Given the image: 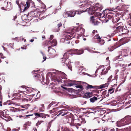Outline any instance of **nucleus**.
I'll return each mask as SVG.
<instances>
[{"label": "nucleus", "instance_id": "a211bd4d", "mask_svg": "<svg viewBox=\"0 0 131 131\" xmlns=\"http://www.w3.org/2000/svg\"><path fill=\"white\" fill-rule=\"evenodd\" d=\"M63 66L65 65V64H66L67 65V66L68 67L69 69H70L71 71H72V66L71 64V62H70L69 60V61H67V62H64L63 63Z\"/></svg>", "mask_w": 131, "mask_h": 131}, {"label": "nucleus", "instance_id": "58836bf2", "mask_svg": "<svg viewBox=\"0 0 131 131\" xmlns=\"http://www.w3.org/2000/svg\"><path fill=\"white\" fill-rule=\"evenodd\" d=\"M40 53L42 54L43 57V60L42 61V62H44L46 59V57L45 56L44 54L43 53V52L41 51H40Z\"/></svg>", "mask_w": 131, "mask_h": 131}, {"label": "nucleus", "instance_id": "680f3d73", "mask_svg": "<svg viewBox=\"0 0 131 131\" xmlns=\"http://www.w3.org/2000/svg\"><path fill=\"white\" fill-rule=\"evenodd\" d=\"M60 103L58 102L57 104H56L55 105H54V106H57L58 105V104Z\"/></svg>", "mask_w": 131, "mask_h": 131}, {"label": "nucleus", "instance_id": "5701e85b", "mask_svg": "<svg viewBox=\"0 0 131 131\" xmlns=\"http://www.w3.org/2000/svg\"><path fill=\"white\" fill-rule=\"evenodd\" d=\"M94 16H92L91 17V21L92 23L94 24V25H96L97 24L98 22L96 20L94 19Z\"/></svg>", "mask_w": 131, "mask_h": 131}, {"label": "nucleus", "instance_id": "bb28decb", "mask_svg": "<svg viewBox=\"0 0 131 131\" xmlns=\"http://www.w3.org/2000/svg\"><path fill=\"white\" fill-rule=\"evenodd\" d=\"M34 16L37 17L40 16V13L39 11L36 10H34Z\"/></svg>", "mask_w": 131, "mask_h": 131}, {"label": "nucleus", "instance_id": "37998d69", "mask_svg": "<svg viewBox=\"0 0 131 131\" xmlns=\"http://www.w3.org/2000/svg\"><path fill=\"white\" fill-rule=\"evenodd\" d=\"M107 18L108 19H111L112 18V16L111 15H107Z\"/></svg>", "mask_w": 131, "mask_h": 131}, {"label": "nucleus", "instance_id": "0e129e2a", "mask_svg": "<svg viewBox=\"0 0 131 131\" xmlns=\"http://www.w3.org/2000/svg\"><path fill=\"white\" fill-rule=\"evenodd\" d=\"M108 19H107L106 18V19H105V23H107L108 22Z\"/></svg>", "mask_w": 131, "mask_h": 131}, {"label": "nucleus", "instance_id": "5fc2aeb1", "mask_svg": "<svg viewBox=\"0 0 131 131\" xmlns=\"http://www.w3.org/2000/svg\"><path fill=\"white\" fill-rule=\"evenodd\" d=\"M31 96H30V97L28 99H27V101H31V99H32V98L31 97Z\"/></svg>", "mask_w": 131, "mask_h": 131}, {"label": "nucleus", "instance_id": "6ab92c4d", "mask_svg": "<svg viewBox=\"0 0 131 131\" xmlns=\"http://www.w3.org/2000/svg\"><path fill=\"white\" fill-rule=\"evenodd\" d=\"M48 43H51V45H52L51 46H52V47H53L56 46L57 45V41L56 39H53L52 41H49L48 42Z\"/></svg>", "mask_w": 131, "mask_h": 131}, {"label": "nucleus", "instance_id": "9d476101", "mask_svg": "<svg viewBox=\"0 0 131 131\" xmlns=\"http://www.w3.org/2000/svg\"><path fill=\"white\" fill-rule=\"evenodd\" d=\"M27 92L31 94L30 95H31V96L32 97L35 96V94L34 93H36L38 92V90H37L32 88L27 89Z\"/></svg>", "mask_w": 131, "mask_h": 131}, {"label": "nucleus", "instance_id": "864d4df0", "mask_svg": "<svg viewBox=\"0 0 131 131\" xmlns=\"http://www.w3.org/2000/svg\"><path fill=\"white\" fill-rule=\"evenodd\" d=\"M3 104L4 105H9V103H8V102H5L3 103Z\"/></svg>", "mask_w": 131, "mask_h": 131}, {"label": "nucleus", "instance_id": "a18cd8bd", "mask_svg": "<svg viewBox=\"0 0 131 131\" xmlns=\"http://www.w3.org/2000/svg\"><path fill=\"white\" fill-rule=\"evenodd\" d=\"M73 125L74 126H80L81 125V124L79 123H73Z\"/></svg>", "mask_w": 131, "mask_h": 131}, {"label": "nucleus", "instance_id": "2f4dec72", "mask_svg": "<svg viewBox=\"0 0 131 131\" xmlns=\"http://www.w3.org/2000/svg\"><path fill=\"white\" fill-rule=\"evenodd\" d=\"M68 12H64L63 14V17L64 18H67L69 17Z\"/></svg>", "mask_w": 131, "mask_h": 131}, {"label": "nucleus", "instance_id": "c756f323", "mask_svg": "<svg viewBox=\"0 0 131 131\" xmlns=\"http://www.w3.org/2000/svg\"><path fill=\"white\" fill-rule=\"evenodd\" d=\"M97 100V98L95 96H94L90 99V102L92 103L94 102L95 101Z\"/></svg>", "mask_w": 131, "mask_h": 131}, {"label": "nucleus", "instance_id": "f257e3e1", "mask_svg": "<svg viewBox=\"0 0 131 131\" xmlns=\"http://www.w3.org/2000/svg\"><path fill=\"white\" fill-rule=\"evenodd\" d=\"M80 4H81L80 5L82 6V7H85V9L87 7H89V9L88 10V13L89 14L91 15L94 14V15L97 17L99 15V13L96 12L97 14V15H96V13L95 12L96 10L100 11L103 8L102 6L100 5L99 3L96 4L93 7L91 8L93 3L90 0H83L82 2H80Z\"/></svg>", "mask_w": 131, "mask_h": 131}, {"label": "nucleus", "instance_id": "9b49d317", "mask_svg": "<svg viewBox=\"0 0 131 131\" xmlns=\"http://www.w3.org/2000/svg\"><path fill=\"white\" fill-rule=\"evenodd\" d=\"M68 113H69V112L68 111H67L66 110L64 109L62 110L58 111L57 112V116H59L60 115H61V116H63L66 115L68 114Z\"/></svg>", "mask_w": 131, "mask_h": 131}, {"label": "nucleus", "instance_id": "20e7f679", "mask_svg": "<svg viewBox=\"0 0 131 131\" xmlns=\"http://www.w3.org/2000/svg\"><path fill=\"white\" fill-rule=\"evenodd\" d=\"M16 3L20 9H21V7H22L23 8V6L24 7V9L22 11L23 12H24L30 6L29 2L28 1L26 2V4H24L23 2H21L20 1H16Z\"/></svg>", "mask_w": 131, "mask_h": 131}, {"label": "nucleus", "instance_id": "052dcab7", "mask_svg": "<svg viewBox=\"0 0 131 131\" xmlns=\"http://www.w3.org/2000/svg\"><path fill=\"white\" fill-rule=\"evenodd\" d=\"M121 57V56H117L116 58H117V59H119V58H121V57Z\"/></svg>", "mask_w": 131, "mask_h": 131}, {"label": "nucleus", "instance_id": "49530a36", "mask_svg": "<svg viewBox=\"0 0 131 131\" xmlns=\"http://www.w3.org/2000/svg\"><path fill=\"white\" fill-rule=\"evenodd\" d=\"M53 38V35H50V38H49L50 39L49 41H51V40Z\"/></svg>", "mask_w": 131, "mask_h": 131}, {"label": "nucleus", "instance_id": "c03bdc74", "mask_svg": "<svg viewBox=\"0 0 131 131\" xmlns=\"http://www.w3.org/2000/svg\"><path fill=\"white\" fill-rule=\"evenodd\" d=\"M115 48H116L114 47V46H112L111 48L109 49V50L110 51H112Z\"/></svg>", "mask_w": 131, "mask_h": 131}, {"label": "nucleus", "instance_id": "1a4fd4ad", "mask_svg": "<svg viewBox=\"0 0 131 131\" xmlns=\"http://www.w3.org/2000/svg\"><path fill=\"white\" fill-rule=\"evenodd\" d=\"M53 47L52 46H50L48 47V51L49 53V54L51 56H54L56 52V50L53 49L52 48Z\"/></svg>", "mask_w": 131, "mask_h": 131}, {"label": "nucleus", "instance_id": "2eb2a0df", "mask_svg": "<svg viewBox=\"0 0 131 131\" xmlns=\"http://www.w3.org/2000/svg\"><path fill=\"white\" fill-rule=\"evenodd\" d=\"M117 27L115 28L117 29L118 30H119L120 29H121L123 27H126L123 24L122 22H120L117 24Z\"/></svg>", "mask_w": 131, "mask_h": 131}, {"label": "nucleus", "instance_id": "de8ad7c7", "mask_svg": "<svg viewBox=\"0 0 131 131\" xmlns=\"http://www.w3.org/2000/svg\"><path fill=\"white\" fill-rule=\"evenodd\" d=\"M62 25V24L61 23V22H60L59 23L58 25L57 26L58 27H59L61 26Z\"/></svg>", "mask_w": 131, "mask_h": 131}, {"label": "nucleus", "instance_id": "dca6fc26", "mask_svg": "<svg viewBox=\"0 0 131 131\" xmlns=\"http://www.w3.org/2000/svg\"><path fill=\"white\" fill-rule=\"evenodd\" d=\"M105 67H106L104 69L102 70V72H101L102 75L105 74L108 71L110 70V66L107 67L106 66H105Z\"/></svg>", "mask_w": 131, "mask_h": 131}, {"label": "nucleus", "instance_id": "e433bc0d", "mask_svg": "<svg viewBox=\"0 0 131 131\" xmlns=\"http://www.w3.org/2000/svg\"><path fill=\"white\" fill-rule=\"evenodd\" d=\"M84 50H86L90 52H91L92 51V50L89 47H85L84 48Z\"/></svg>", "mask_w": 131, "mask_h": 131}, {"label": "nucleus", "instance_id": "c85d7f7f", "mask_svg": "<svg viewBox=\"0 0 131 131\" xmlns=\"http://www.w3.org/2000/svg\"><path fill=\"white\" fill-rule=\"evenodd\" d=\"M34 11H31L30 13L28 12V15L25 14L24 16H29V17H31L32 15H34Z\"/></svg>", "mask_w": 131, "mask_h": 131}, {"label": "nucleus", "instance_id": "72a5a7b5", "mask_svg": "<svg viewBox=\"0 0 131 131\" xmlns=\"http://www.w3.org/2000/svg\"><path fill=\"white\" fill-rule=\"evenodd\" d=\"M35 94H36V97H34V98H35V99H38V98H39L40 96V92L39 91H38L36 93H34Z\"/></svg>", "mask_w": 131, "mask_h": 131}, {"label": "nucleus", "instance_id": "338daca9", "mask_svg": "<svg viewBox=\"0 0 131 131\" xmlns=\"http://www.w3.org/2000/svg\"><path fill=\"white\" fill-rule=\"evenodd\" d=\"M93 131H100V130H99L97 129H94V130Z\"/></svg>", "mask_w": 131, "mask_h": 131}, {"label": "nucleus", "instance_id": "603ef678", "mask_svg": "<svg viewBox=\"0 0 131 131\" xmlns=\"http://www.w3.org/2000/svg\"><path fill=\"white\" fill-rule=\"evenodd\" d=\"M4 112L2 111H0V116H1V115H2L4 114Z\"/></svg>", "mask_w": 131, "mask_h": 131}, {"label": "nucleus", "instance_id": "6e6552de", "mask_svg": "<svg viewBox=\"0 0 131 131\" xmlns=\"http://www.w3.org/2000/svg\"><path fill=\"white\" fill-rule=\"evenodd\" d=\"M80 2H81L80 1L79 2V7L81 8H82L83 9H84L82 10H76L75 11V12H76V13L78 15H80L83 12H86L87 10L88 11V10L89 9V7H87V8H85V7H82V6H80V5H81L80 4Z\"/></svg>", "mask_w": 131, "mask_h": 131}, {"label": "nucleus", "instance_id": "f03ea898", "mask_svg": "<svg viewBox=\"0 0 131 131\" xmlns=\"http://www.w3.org/2000/svg\"><path fill=\"white\" fill-rule=\"evenodd\" d=\"M56 81H57L59 83H67L66 81H68L69 83H68V85L69 86H71L74 85H76L75 87L79 89L78 90L79 91H81L83 89V86H82V84L83 83V82L80 81H76L75 80H68L66 81V80H63L62 79H61L59 77H57L56 80Z\"/></svg>", "mask_w": 131, "mask_h": 131}, {"label": "nucleus", "instance_id": "f704fd0d", "mask_svg": "<svg viewBox=\"0 0 131 131\" xmlns=\"http://www.w3.org/2000/svg\"><path fill=\"white\" fill-rule=\"evenodd\" d=\"M7 4L8 5L7 6V9H11V3L10 2L8 3V2H7Z\"/></svg>", "mask_w": 131, "mask_h": 131}, {"label": "nucleus", "instance_id": "3c124183", "mask_svg": "<svg viewBox=\"0 0 131 131\" xmlns=\"http://www.w3.org/2000/svg\"><path fill=\"white\" fill-rule=\"evenodd\" d=\"M82 121H81V123H85L86 121H85V120L84 119H82Z\"/></svg>", "mask_w": 131, "mask_h": 131}, {"label": "nucleus", "instance_id": "7c9ffc66", "mask_svg": "<svg viewBox=\"0 0 131 131\" xmlns=\"http://www.w3.org/2000/svg\"><path fill=\"white\" fill-rule=\"evenodd\" d=\"M21 39H22V40H24V42H25L26 41V40L24 39L22 37H16V38H14V39L15 40H17V41L18 42Z\"/></svg>", "mask_w": 131, "mask_h": 131}, {"label": "nucleus", "instance_id": "8fccbe9b", "mask_svg": "<svg viewBox=\"0 0 131 131\" xmlns=\"http://www.w3.org/2000/svg\"><path fill=\"white\" fill-rule=\"evenodd\" d=\"M92 51L91 52V53H100L98 51H94L93 50H92Z\"/></svg>", "mask_w": 131, "mask_h": 131}, {"label": "nucleus", "instance_id": "c9c22d12", "mask_svg": "<svg viewBox=\"0 0 131 131\" xmlns=\"http://www.w3.org/2000/svg\"><path fill=\"white\" fill-rule=\"evenodd\" d=\"M50 88H51L53 90H54V89H56V85L54 84H52L50 86Z\"/></svg>", "mask_w": 131, "mask_h": 131}, {"label": "nucleus", "instance_id": "6e6d98bb", "mask_svg": "<svg viewBox=\"0 0 131 131\" xmlns=\"http://www.w3.org/2000/svg\"><path fill=\"white\" fill-rule=\"evenodd\" d=\"M83 131H90L91 130L90 129L88 130L86 129H83Z\"/></svg>", "mask_w": 131, "mask_h": 131}, {"label": "nucleus", "instance_id": "79ce46f5", "mask_svg": "<svg viewBox=\"0 0 131 131\" xmlns=\"http://www.w3.org/2000/svg\"><path fill=\"white\" fill-rule=\"evenodd\" d=\"M112 78V75L110 76L108 79L107 83L110 82Z\"/></svg>", "mask_w": 131, "mask_h": 131}, {"label": "nucleus", "instance_id": "a878e982", "mask_svg": "<svg viewBox=\"0 0 131 131\" xmlns=\"http://www.w3.org/2000/svg\"><path fill=\"white\" fill-rule=\"evenodd\" d=\"M92 96V92H87L85 94V96L86 98H89Z\"/></svg>", "mask_w": 131, "mask_h": 131}, {"label": "nucleus", "instance_id": "ddd939ff", "mask_svg": "<svg viewBox=\"0 0 131 131\" xmlns=\"http://www.w3.org/2000/svg\"><path fill=\"white\" fill-rule=\"evenodd\" d=\"M95 39H98L100 44L101 45H102L104 44L105 43V41L102 39H101V38L99 36V35L97 34L94 37Z\"/></svg>", "mask_w": 131, "mask_h": 131}, {"label": "nucleus", "instance_id": "4be33fe9", "mask_svg": "<svg viewBox=\"0 0 131 131\" xmlns=\"http://www.w3.org/2000/svg\"><path fill=\"white\" fill-rule=\"evenodd\" d=\"M114 89L113 88H111L110 89L108 90V93L105 95L106 97H107L109 95V93L112 94L114 92Z\"/></svg>", "mask_w": 131, "mask_h": 131}, {"label": "nucleus", "instance_id": "bf43d9fd", "mask_svg": "<svg viewBox=\"0 0 131 131\" xmlns=\"http://www.w3.org/2000/svg\"><path fill=\"white\" fill-rule=\"evenodd\" d=\"M41 80H42V82H44V80H45V78L42 76V78Z\"/></svg>", "mask_w": 131, "mask_h": 131}, {"label": "nucleus", "instance_id": "b1692460", "mask_svg": "<svg viewBox=\"0 0 131 131\" xmlns=\"http://www.w3.org/2000/svg\"><path fill=\"white\" fill-rule=\"evenodd\" d=\"M109 85V83H107L104 84H102L99 86V89H102L103 88H105L107 87Z\"/></svg>", "mask_w": 131, "mask_h": 131}, {"label": "nucleus", "instance_id": "09e8293b", "mask_svg": "<svg viewBox=\"0 0 131 131\" xmlns=\"http://www.w3.org/2000/svg\"><path fill=\"white\" fill-rule=\"evenodd\" d=\"M127 65H124L123 64H121V67H123V68H124Z\"/></svg>", "mask_w": 131, "mask_h": 131}, {"label": "nucleus", "instance_id": "0eeeda50", "mask_svg": "<svg viewBox=\"0 0 131 131\" xmlns=\"http://www.w3.org/2000/svg\"><path fill=\"white\" fill-rule=\"evenodd\" d=\"M72 30L73 31H76L79 33L78 34L80 35H82L85 32V30L80 26L74 27Z\"/></svg>", "mask_w": 131, "mask_h": 131}, {"label": "nucleus", "instance_id": "ea45409f", "mask_svg": "<svg viewBox=\"0 0 131 131\" xmlns=\"http://www.w3.org/2000/svg\"><path fill=\"white\" fill-rule=\"evenodd\" d=\"M31 124V123L30 122H26V124L24 125L25 127L26 126V125L30 126Z\"/></svg>", "mask_w": 131, "mask_h": 131}, {"label": "nucleus", "instance_id": "f3484780", "mask_svg": "<svg viewBox=\"0 0 131 131\" xmlns=\"http://www.w3.org/2000/svg\"><path fill=\"white\" fill-rule=\"evenodd\" d=\"M126 28H127L126 27H123L121 29H120L119 30H118V31L121 32L122 34L127 33L128 32V30Z\"/></svg>", "mask_w": 131, "mask_h": 131}, {"label": "nucleus", "instance_id": "aec40b11", "mask_svg": "<svg viewBox=\"0 0 131 131\" xmlns=\"http://www.w3.org/2000/svg\"><path fill=\"white\" fill-rule=\"evenodd\" d=\"M74 37V36H73L72 35L71 36L70 35H67L66 36L65 38L64 39V41L65 42H66V41L69 40Z\"/></svg>", "mask_w": 131, "mask_h": 131}, {"label": "nucleus", "instance_id": "393cba45", "mask_svg": "<svg viewBox=\"0 0 131 131\" xmlns=\"http://www.w3.org/2000/svg\"><path fill=\"white\" fill-rule=\"evenodd\" d=\"M34 115L35 116H37L39 117H43L45 116V114L41 113H34Z\"/></svg>", "mask_w": 131, "mask_h": 131}, {"label": "nucleus", "instance_id": "412c9836", "mask_svg": "<svg viewBox=\"0 0 131 131\" xmlns=\"http://www.w3.org/2000/svg\"><path fill=\"white\" fill-rule=\"evenodd\" d=\"M69 17H73L74 16L76 12L75 11L71 10L68 12Z\"/></svg>", "mask_w": 131, "mask_h": 131}, {"label": "nucleus", "instance_id": "4c0bfd02", "mask_svg": "<svg viewBox=\"0 0 131 131\" xmlns=\"http://www.w3.org/2000/svg\"><path fill=\"white\" fill-rule=\"evenodd\" d=\"M56 102H52L48 106V108H49L52 105H54L56 104Z\"/></svg>", "mask_w": 131, "mask_h": 131}, {"label": "nucleus", "instance_id": "423d86ee", "mask_svg": "<svg viewBox=\"0 0 131 131\" xmlns=\"http://www.w3.org/2000/svg\"><path fill=\"white\" fill-rule=\"evenodd\" d=\"M71 50H70L64 54L63 58L62 59V63H63L64 62H67V61H69V59H68L69 56V55L73 54V51H71Z\"/></svg>", "mask_w": 131, "mask_h": 131}, {"label": "nucleus", "instance_id": "a19ab883", "mask_svg": "<svg viewBox=\"0 0 131 131\" xmlns=\"http://www.w3.org/2000/svg\"><path fill=\"white\" fill-rule=\"evenodd\" d=\"M93 88V86L90 85H88L86 86V88L87 89H92V88Z\"/></svg>", "mask_w": 131, "mask_h": 131}, {"label": "nucleus", "instance_id": "473e14b6", "mask_svg": "<svg viewBox=\"0 0 131 131\" xmlns=\"http://www.w3.org/2000/svg\"><path fill=\"white\" fill-rule=\"evenodd\" d=\"M0 117L2 118L5 120L6 121H9V120L8 119H6V118H7V117L4 114L3 115H1Z\"/></svg>", "mask_w": 131, "mask_h": 131}, {"label": "nucleus", "instance_id": "13d9d810", "mask_svg": "<svg viewBox=\"0 0 131 131\" xmlns=\"http://www.w3.org/2000/svg\"><path fill=\"white\" fill-rule=\"evenodd\" d=\"M106 94V91H105L103 92L102 93L103 95H104Z\"/></svg>", "mask_w": 131, "mask_h": 131}, {"label": "nucleus", "instance_id": "774afa93", "mask_svg": "<svg viewBox=\"0 0 131 131\" xmlns=\"http://www.w3.org/2000/svg\"><path fill=\"white\" fill-rule=\"evenodd\" d=\"M115 129L114 128H113L112 129H111V131H115Z\"/></svg>", "mask_w": 131, "mask_h": 131}, {"label": "nucleus", "instance_id": "f8f14e48", "mask_svg": "<svg viewBox=\"0 0 131 131\" xmlns=\"http://www.w3.org/2000/svg\"><path fill=\"white\" fill-rule=\"evenodd\" d=\"M71 51H73V54H76L78 55L82 54L84 52V50L83 49H74L72 50Z\"/></svg>", "mask_w": 131, "mask_h": 131}, {"label": "nucleus", "instance_id": "e2e57ef3", "mask_svg": "<svg viewBox=\"0 0 131 131\" xmlns=\"http://www.w3.org/2000/svg\"><path fill=\"white\" fill-rule=\"evenodd\" d=\"M53 112V111L52 110H50V111H49V113H52Z\"/></svg>", "mask_w": 131, "mask_h": 131}, {"label": "nucleus", "instance_id": "cd10ccee", "mask_svg": "<svg viewBox=\"0 0 131 131\" xmlns=\"http://www.w3.org/2000/svg\"><path fill=\"white\" fill-rule=\"evenodd\" d=\"M33 115V114H31V115H25V116H22V115H20L19 116H18V115L17 116L19 117V118H22L23 119H25V118H27V117L31 116H32Z\"/></svg>", "mask_w": 131, "mask_h": 131}, {"label": "nucleus", "instance_id": "4468645a", "mask_svg": "<svg viewBox=\"0 0 131 131\" xmlns=\"http://www.w3.org/2000/svg\"><path fill=\"white\" fill-rule=\"evenodd\" d=\"M38 71V70H35L32 72V73L34 74V77L36 78V79H38L40 78V75L38 73L35 72H37Z\"/></svg>", "mask_w": 131, "mask_h": 131}, {"label": "nucleus", "instance_id": "4d7b16f0", "mask_svg": "<svg viewBox=\"0 0 131 131\" xmlns=\"http://www.w3.org/2000/svg\"><path fill=\"white\" fill-rule=\"evenodd\" d=\"M9 45H10V47H11L13 49V47H12V46L13 45H14V43H10L9 44Z\"/></svg>", "mask_w": 131, "mask_h": 131}, {"label": "nucleus", "instance_id": "7ed1b4c3", "mask_svg": "<svg viewBox=\"0 0 131 131\" xmlns=\"http://www.w3.org/2000/svg\"><path fill=\"white\" fill-rule=\"evenodd\" d=\"M131 123V116L127 115L120 121H118L116 123V125L118 127H120L124 125L128 124Z\"/></svg>", "mask_w": 131, "mask_h": 131}, {"label": "nucleus", "instance_id": "69168bd1", "mask_svg": "<svg viewBox=\"0 0 131 131\" xmlns=\"http://www.w3.org/2000/svg\"><path fill=\"white\" fill-rule=\"evenodd\" d=\"M34 39H31L30 40V42H32L34 41Z\"/></svg>", "mask_w": 131, "mask_h": 131}, {"label": "nucleus", "instance_id": "39448f33", "mask_svg": "<svg viewBox=\"0 0 131 131\" xmlns=\"http://www.w3.org/2000/svg\"><path fill=\"white\" fill-rule=\"evenodd\" d=\"M11 115L12 116H17L19 114V113L24 110L21 109L19 110L14 107H11L10 110Z\"/></svg>", "mask_w": 131, "mask_h": 131}]
</instances>
